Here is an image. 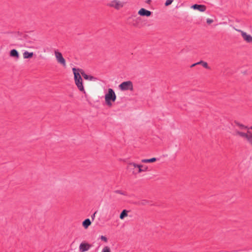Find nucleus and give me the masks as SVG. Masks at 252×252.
Segmentation results:
<instances>
[{"label": "nucleus", "instance_id": "nucleus-1", "mask_svg": "<svg viewBox=\"0 0 252 252\" xmlns=\"http://www.w3.org/2000/svg\"><path fill=\"white\" fill-rule=\"evenodd\" d=\"M72 70L73 72V74L74 75V80L76 85L77 86L78 89L81 92L85 93V91L83 85L82 79L79 73V71L82 70L80 69H76L75 68H73Z\"/></svg>", "mask_w": 252, "mask_h": 252}, {"label": "nucleus", "instance_id": "nucleus-2", "mask_svg": "<svg viewBox=\"0 0 252 252\" xmlns=\"http://www.w3.org/2000/svg\"><path fill=\"white\" fill-rule=\"evenodd\" d=\"M127 22L136 28H141L143 27L142 21L140 17L132 15L127 19Z\"/></svg>", "mask_w": 252, "mask_h": 252}, {"label": "nucleus", "instance_id": "nucleus-3", "mask_svg": "<svg viewBox=\"0 0 252 252\" xmlns=\"http://www.w3.org/2000/svg\"><path fill=\"white\" fill-rule=\"evenodd\" d=\"M116 99V95L113 90L112 89H109L108 93L105 95V100L106 104L111 107L112 105V101L114 102Z\"/></svg>", "mask_w": 252, "mask_h": 252}, {"label": "nucleus", "instance_id": "nucleus-4", "mask_svg": "<svg viewBox=\"0 0 252 252\" xmlns=\"http://www.w3.org/2000/svg\"><path fill=\"white\" fill-rule=\"evenodd\" d=\"M107 6L119 10L124 6V3L118 0H113L106 4Z\"/></svg>", "mask_w": 252, "mask_h": 252}, {"label": "nucleus", "instance_id": "nucleus-5", "mask_svg": "<svg viewBox=\"0 0 252 252\" xmlns=\"http://www.w3.org/2000/svg\"><path fill=\"white\" fill-rule=\"evenodd\" d=\"M119 87L120 89L122 91L133 90V84L130 81L124 82L122 83Z\"/></svg>", "mask_w": 252, "mask_h": 252}, {"label": "nucleus", "instance_id": "nucleus-6", "mask_svg": "<svg viewBox=\"0 0 252 252\" xmlns=\"http://www.w3.org/2000/svg\"><path fill=\"white\" fill-rule=\"evenodd\" d=\"M55 54L56 58L57 59V61L61 63L63 66L65 65V60L63 58V55L61 53L58 52V51H55Z\"/></svg>", "mask_w": 252, "mask_h": 252}, {"label": "nucleus", "instance_id": "nucleus-7", "mask_svg": "<svg viewBox=\"0 0 252 252\" xmlns=\"http://www.w3.org/2000/svg\"><path fill=\"white\" fill-rule=\"evenodd\" d=\"M92 247V245L87 243H82L79 246V250L81 252L88 251Z\"/></svg>", "mask_w": 252, "mask_h": 252}, {"label": "nucleus", "instance_id": "nucleus-8", "mask_svg": "<svg viewBox=\"0 0 252 252\" xmlns=\"http://www.w3.org/2000/svg\"><path fill=\"white\" fill-rule=\"evenodd\" d=\"M191 8L195 10H198L200 12L206 11L207 7L205 5L195 4L191 6Z\"/></svg>", "mask_w": 252, "mask_h": 252}, {"label": "nucleus", "instance_id": "nucleus-9", "mask_svg": "<svg viewBox=\"0 0 252 252\" xmlns=\"http://www.w3.org/2000/svg\"><path fill=\"white\" fill-rule=\"evenodd\" d=\"M138 14L141 16L149 17L151 15L152 12L144 8H141L138 12Z\"/></svg>", "mask_w": 252, "mask_h": 252}, {"label": "nucleus", "instance_id": "nucleus-10", "mask_svg": "<svg viewBox=\"0 0 252 252\" xmlns=\"http://www.w3.org/2000/svg\"><path fill=\"white\" fill-rule=\"evenodd\" d=\"M136 166H138V164L134 162H128L127 163L126 169L130 171H131L133 173V171H136Z\"/></svg>", "mask_w": 252, "mask_h": 252}, {"label": "nucleus", "instance_id": "nucleus-11", "mask_svg": "<svg viewBox=\"0 0 252 252\" xmlns=\"http://www.w3.org/2000/svg\"><path fill=\"white\" fill-rule=\"evenodd\" d=\"M143 167V165L142 164H138V166H136L137 168L136 171H133V174L136 175L138 173H140L142 172H145L147 171L148 167H144V169H142Z\"/></svg>", "mask_w": 252, "mask_h": 252}, {"label": "nucleus", "instance_id": "nucleus-12", "mask_svg": "<svg viewBox=\"0 0 252 252\" xmlns=\"http://www.w3.org/2000/svg\"><path fill=\"white\" fill-rule=\"evenodd\" d=\"M241 35L244 39L248 43L252 42V36L250 35H248L246 32L243 31H241Z\"/></svg>", "mask_w": 252, "mask_h": 252}, {"label": "nucleus", "instance_id": "nucleus-13", "mask_svg": "<svg viewBox=\"0 0 252 252\" xmlns=\"http://www.w3.org/2000/svg\"><path fill=\"white\" fill-rule=\"evenodd\" d=\"M81 71H82L81 72V73L85 79L89 80L91 81L96 80V78L95 77L91 75H88L86 74L82 70Z\"/></svg>", "mask_w": 252, "mask_h": 252}, {"label": "nucleus", "instance_id": "nucleus-14", "mask_svg": "<svg viewBox=\"0 0 252 252\" xmlns=\"http://www.w3.org/2000/svg\"><path fill=\"white\" fill-rule=\"evenodd\" d=\"M10 56L16 59H18L19 58V53L16 49H12L10 51Z\"/></svg>", "mask_w": 252, "mask_h": 252}, {"label": "nucleus", "instance_id": "nucleus-15", "mask_svg": "<svg viewBox=\"0 0 252 252\" xmlns=\"http://www.w3.org/2000/svg\"><path fill=\"white\" fill-rule=\"evenodd\" d=\"M91 224V221L89 219L85 220L82 223V225L85 228H87Z\"/></svg>", "mask_w": 252, "mask_h": 252}, {"label": "nucleus", "instance_id": "nucleus-16", "mask_svg": "<svg viewBox=\"0 0 252 252\" xmlns=\"http://www.w3.org/2000/svg\"><path fill=\"white\" fill-rule=\"evenodd\" d=\"M150 203H151V201H150L148 200L143 199V200L138 201L137 203V204L138 205L144 206V205H146L148 204H150Z\"/></svg>", "mask_w": 252, "mask_h": 252}, {"label": "nucleus", "instance_id": "nucleus-17", "mask_svg": "<svg viewBox=\"0 0 252 252\" xmlns=\"http://www.w3.org/2000/svg\"><path fill=\"white\" fill-rule=\"evenodd\" d=\"M33 55V53L32 52H29L28 51H25L23 53V56L25 59H28L32 57Z\"/></svg>", "mask_w": 252, "mask_h": 252}, {"label": "nucleus", "instance_id": "nucleus-18", "mask_svg": "<svg viewBox=\"0 0 252 252\" xmlns=\"http://www.w3.org/2000/svg\"><path fill=\"white\" fill-rule=\"evenodd\" d=\"M236 135H239L240 136H241L242 137L246 138V139H247V137L249 134L248 132H247V133H246L241 132L239 131H236Z\"/></svg>", "mask_w": 252, "mask_h": 252}, {"label": "nucleus", "instance_id": "nucleus-19", "mask_svg": "<svg viewBox=\"0 0 252 252\" xmlns=\"http://www.w3.org/2000/svg\"><path fill=\"white\" fill-rule=\"evenodd\" d=\"M198 63L200 65H202L204 68L210 69V67L209 66L207 62H205L203 61H200L198 62Z\"/></svg>", "mask_w": 252, "mask_h": 252}, {"label": "nucleus", "instance_id": "nucleus-20", "mask_svg": "<svg viewBox=\"0 0 252 252\" xmlns=\"http://www.w3.org/2000/svg\"><path fill=\"white\" fill-rule=\"evenodd\" d=\"M156 161H157V158H153L150 159H144L141 160L143 163L154 162Z\"/></svg>", "mask_w": 252, "mask_h": 252}, {"label": "nucleus", "instance_id": "nucleus-21", "mask_svg": "<svg viewBox=\"0 0 252 252\" xmlns=\"http://www.w3.org/2000/svg\"><path fill=\"white\" fill-rule=\"evenodd\" d=\"M126 216H127V211L126 210H124L120 214V218L121 220H123Z\"/></svg>", "mask_w": 252, "mask_h": 252}, {"label": "nucleus", "instance_id": "nucleus-22", "mask_svg": "<svg viewBox=\"0 0 252 252\" xmlns=\"http://www.w3.org/2000/svg\"><path fill=\"white\" fill-rule=\"evenodd\" d=\"M234 124L237 125V126H239L240 128L241 129H248V127L247 126H244V125L240 124L239 122H238L237 121H235L234 122Z\"/></svg>", "mask_w": 252, "mask_h": 252}, {"label": "nucleus", "instance_id": "nucleus-23", "mask_svg": "<svg viewBox=\"0 0 252 252\" xmlns=\"http://www.w3.org/2000/svg\"><path fill=\"white\" fill-rule=\"evenodd\" d=\"M101 252H111V250L109 247L105 246L103 248Z\"/></svg>", "mask_w": 252, "mask_h": 252}, {"label": "nucleus", "instance_id": "nucleus-24", "mask_svg": "<svg viewBox=\"0 0 252 252\" xmlns=\"http://www.w3.org/2000/svg\"><path fill=\"white\" fill-rule=\"evenodd\" d=\"M247 139L248 141L252 145V135L249 134Z\"/></svg>", "mask_w": 252, "mask_h": 252}, {"label": "nucleus", "instance_id": "nucleus-25", "mask_svg": "<svg viewBox=\"0 0 252 252\" xmlns=\"http://www.w3.org/2000/svg\"><path fill=\"white\" fill-rule=\"evenodd\" d=\"M173 0H167L165 3V6H168L172 3Z\"/></svg>", "mask_w": 252, "mask_h": 252}, {"label": "nucleus", "instance_id": "nucleus-26", "mask_svg": "<svg viewBox=\"0 0 252 252\" xmlns=\"http://www.w3.org/2000/svg\"><path fill=\"white\" fill-rule=\"evenodd\" d=\"M115 192L118 194H122V195H126V194L124 192L122 191L121 190H115Z\"/></svg>", "mask_w": 252, "mask_h": 252}, {"label": "nucleus", "instance_id": "nucleus-27", "mask_svg": "<svg viewBox=\"0 0 252 252\" xmlns=\"http://www.w3.org/2000/svg\"><path fill=\"white\" fill-rule=\"evenodd\" d=\"M206 22L208 24H211V23H212L214 22V21L213 19H207Z\"/></svg>", "mask_w": 252, "mask_h": 252}, {"label": "nucleus", "instance_id": "nucleus-28", "mask_svg": "<svg viewBox=\"0 0 252 252\" xmlns=\"http://www.w3.org/2000/svg\"><path fill=\"white\" fill-rule=\"evenodd\" d=\"M101 239L102 241H104V242H106L107 241V238H106L105 236H101Z\"/></svg>", "mask_w": 252, "mask_h": 252}, {"label": "nucleus", "instance_id": "nucleus-29", "mask_svg": "<svg viewBox=\"0 0 252 252\" xmlns=\"http://www.w3.org/2000/svg\"><path fill=\"white\" fill-rule=\"evenodd\" d=\"M198 64H199L198 63V62H197V63H193V64H192L190 66V67H194V66H195V65H198Z\"/></svg>", "mask_w": 252, "mask_h": 252}, {"label": "nucleus", "instance_id": "nucleus-30", "mask_svg": "<svg viewBox=\"0 0 252 252\" xmlns=\"http://www.w3.org/2000/svg\"><path fill=\"white\" fill-rule=\"evenodd\" d=\"M96 214V212H95L92 216V219H93L95 217V214Z\"/></svg>", "mask_w": 252, "mask_h": 252}, {"label": "nucleus", "instance_id": "nucleus-31", "mask_svg": "<svg viewBox=\"0 0 252 252\" xmlns=\"http://www.w3.org/2000/svg\"><path fill=\"white\" fill-rule=\"evenodd\" d=\"M150 1H151V0H147V3H149V2H150Z\"/></svg>", "mask_w": 252, "mask_h": 252}, {"label": "nucleus", "instance_id": "nucleus-32", "mask_svg": "<svg viewBox=\"0 0 252 252\" xmlns=\"http://www.w3.org/2000/svg\"><path fill=\"white\" fill-rule=\"evenodd\" d=\"M249 129H252V126H251L250 128H249Z\"/></svg>", "mask_w": 252, "mask_h": 252}, {"label": "nucleus", "instance_id": "nucleus-33", "mask_svg": "<svg viewBox=\"0 0 252 252\" xmlns=\"http://www.w3.org/2000/svg\"><path fill=\"white\" fill-rule=\"evenodd\" d=\"M144 167H146L143 165V167H142V169H144Z\"/></svg>", "mask_w": 252, "mask_h": 252}]
</instances>
